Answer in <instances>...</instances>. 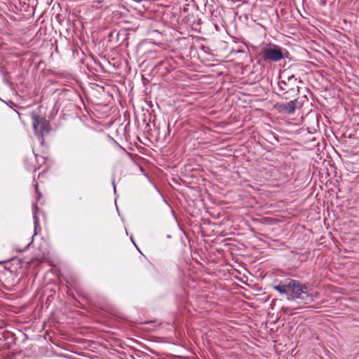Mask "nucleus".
Here are the masks:
<instances>
[{
	"label": "nucleus",
	"mask_w": 359,
	"mask_h": 359,
	"mask_svg": "<svg viewBox=\"0 0 359 359\" xmlns=\"http://www.w3.org/2000/svg\"><path fill=\"white\" fill-rule=\"evenodd\" d=\"M290 293L287 300H298L299 303L308 304L314 301V297L311 292V289L305 284L296 280H290Z\"/></svg>",
	"instance_id": "1"
},
{
	"label": "nucleus",
	"mask_w": 359,
	"mask_h": 359,
	"mask_svg": "<svg viewBox=\"0 0 359 359\" xmlns=\"http://www.w3.org/2000/svg\"><path fill=\"white\" fill-rule=\"evenodd\" d=\"M260 55L265 62H278L284 57L282 48L273 44L264 46L260 52Z\"/></svg>",
	"instance_id": "2"
},
{
	"label": "nucleus",
	"mask_w": 359,
	"mask_h": 359,
	"mask_svg": "<svg viewBox=\"0 0 359 359\" xmlns=\"http://www.w3.org/2000/svg\"><path fill=\"white\" fill-rule=\"evenodd\" d=\"M32 119L35 134L38 137L42 138L44 135L48 133L50 130V124L44 117L32 114Z\"/></svg>",
	"instance_id": "3"
},
{
	"label": "nucleus",
	"mask_w": 359,
	"mask_h": 359,
	"mask_svg": "<svg viewBox=\"0 0 359 359\" xmlns=\"http://www.w3.org/2000/svg\"><path fill=\"white\" fill-rule=\"evenodd\" d=\"M297 80L294 75H291L287 77V81L283 80L278 81V86L280 92H283V95L298 92L299 86H295Z\"/></svg>",
	"instance_id": "4"
},
{
	"label": "nucleus",
	"mask_w": 359,
	"mask_h": 359,
	"mask_svg": "<svg viewBox=\"0 0 359 359\" xmlns=\"http://www.w3.org/2000/svg\"><path fill=\"white\" fill-rule=\"evenodd\" d=\"M39 208L36 205H34L33 206V220H34V233L32 236V241L29 242L27 245L25 247V249L28 248V247L31 245V243L33 242L34 237L41 231V226L39 224V219L37 216V211Z\"/></svg>",
	"instance_id": "5"
},
{
	"label": "nucleus",
	"mask_w": 359,
	"mask_h": 359,
	"mask_svg": "<svg viewBox=\"0 0 359 359\" xmlns=\"http://www.w3.org/2000/svg\"><path fill=\"white\" fill-rule=\"evenodd\" d=\"M297 100H291L286 103L280 104L278 109L280 112L286 113L288 114H293L296 109Z\"/></svg>",
	"instance_id": "6"
},
{
	"label": "nucleus",
	"mask_w": 359,
	"mask_h": 359,
	"mask_svg": "<svg viewBox=\"0 0 359 359\" xmlns=\"http://www.w3.org/2000/svg\"><path fill=\"white\" fill-rule=\"evenodd\" d=\"M290 280L287 284H279L274 286V289L277 290L280 294H285L286 298L288 297L290 293Z\"/></svg>",
	"instance_id": "7"
},
{
	"label": "nucleus",
	"mask_w": 359,
	"mask_h": 359,
	"mask_svg": "<svg viewBox=\"0 0 359 359\" xmlns=\"http://www.w3.org/2000/svg\"><path fill=\"white\" fill-rule=\"evenodd\" d=\"M35 187H36V192L39 194L38 198H37V200H39V198L41 196V194L38 193V189H37L38 188V184H36Z\"/></svg>",
	"instance_id": "8"
},
{
	"label": "nucleus",
	"mask_w": 359,
	"mask_h": 359,
	"mask_svg": "<svg viewBox=\"0 0 359 359\" xmlns=\"http://www.w3.org/2000/svg\"><path fill=\"white\" fill-rule=\"evenodd\" d=\"M113 187H114V192H116V186H115V184H114V182H113Z\"/></svg>",
	"instance_id": "9"
},
{
	"label": "nucleus",
	"mask_w": 359,
	"mask_h": 359,
	"mask_svg": "<svg viewBox=\"0 0 359 359\" xmlns=\"http://www.w3.org/2000/svg\"><path fill=\"white\" fill-rule=\"evenodd\" d=\"M130 239H131V241H133V243H134L133 236H130Z\"/></svg>",
	"instance_id": "10"
},
{
	"label": "nucleus",
	"mask_w": 359,
	"mask_h": 359,
	"mask_svg": "<svg viewBox=\"0 0 359 359\" xmlns=\"http://www.w3.org/2000/svg\"><path fill=\"white\" fill-rule=\"evenodd\" d=\"M284 99H288V97L287 96H283V97Z\"/></svg>",
	"instance_id": "11"
}]
</instances>
